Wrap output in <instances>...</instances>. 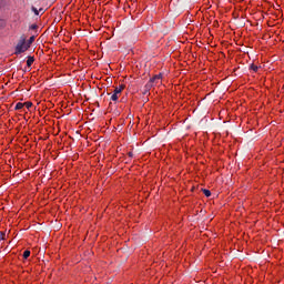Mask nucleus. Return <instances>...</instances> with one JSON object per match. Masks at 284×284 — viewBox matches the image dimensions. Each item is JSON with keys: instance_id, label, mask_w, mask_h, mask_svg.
Returning <instances> with one entry per match:
<instances>
[{"instance_id": "9b49d317", "label": "nucleus", "mask_w": 284, "mask_h": 284, "mask_svg": "<svg viewBox=\"0 0 284 284\" xmlns=\"http://www.w3.org/2000/svg\"><path fill=\"white\" fill-rule=\"evenodd\" d=\"M32 12H34L36 17H39V10L34 7L31 8Z\"/></svg>"}, {"instance_id": "f257e3e1", "label": "nucleus", "mask_w": 284, "mask_h": 284, "mask_svg": "<svg viewBox=\"0 0 284 284\" xmlns=\"http://www.w3.org/2000/svg\"><path fill=\"white\" fill-rule=\"evenodd\" d=\"M30 49V44L26 42V38H21L16 45V52L14 54H23V52H27V50Z\"/></svg>"}, {"instance_id": "423d86ee", "label": "nucleus", "mask_w": 284, "mask_h": 284, "mask_svg": "<svg viewBox=\"0 0 284 284\" xmlns=\"http://www.w3.org/2000/svg\"><path fill=\"white\" fill-rule=\"evenodd\" d=\"M111 101H119V94L118 93H113L111 95Z\"/></svg>"}, {"instance_id": "9d476101", "label": "nucleus", "mask_w": 284, "mask_h": 284, "mask_svg": "<svg viewBox=\"0 0 284 284\" xmlns=\"http://www.w3.org/2000/svg\"><path fill=\"white\" fill-rule=\"evenodd\" d=\"M23 258H30V251L23 252Z\"/></svg>"}, {"instance_id": "f03ea898", "label": "nucleus", "mask_w": 284, "mask_h": 284, "mask_svg": "<svg viewBox=\"0 0 284 284\" xmlns=\"http://www.w3.org/2000/svg\"><path fill=\"white\" fill-rule=\"evenodd\" d=\"M163 79L162 74L154 75L150 82L146 84V88H152L154 85H161V80Z\"/></svg>"}, {"instance_id": "1a4fd4ad", "label": "nucleus", "mask_w": 284, "mask_h": 284, "mask_svg": "<svg viewBox=\"0 0 284 284\" xmlns=\"http://www.w3.org/2000/svg\"><path fill=\"white\" fill-rule=\"evenodd\" d=\"M24 108H26L27 110H30V108H32V102H26V103H24Z\"/></svg>"}, {"instance_id": "f8f14e48", "label": "nucleus", "mask_w": 284, "mask_h": 284, "mask_svg": "<svg viewBox=\"0 0 284 284\" xmlns=\"http://www.w3.org/2000/svg\"><path fill=\"white\" fill-rule=\"evenodd\" d=\"M251 68H252V70L254 71V72H258V67L257 65H251Z\"/></svg>"}, {"instance_id": "4468645a", "label": "nucleus", "mask_w": 284, "mask_h": 284, "mask_svg": "<svg viewBox=\"0 0 284 284\" xmlns=\"http://www.w3.org/2000/svg\"><path fill=\"white\" fill-rule=\"evenodd\" d=\"M38 12L40 13V12H43V8H40L39 10H38Z\"/></svg>"}, {"instance_id": "ddd939ff", "label": "nucleus", "mask_w": 284, "mask_h": 284, "mask_svg": "<svg viewBox=\"0 0 284 284\" xmlns=\"http://www.w3.org/2000/svg\"><path fill=\"white\" fill-rule=\"evenodd\" d=\"M4 237H6V234H3L2 232H0V241H3Z\"/></svg>"}, {"instance_id": "6e6552de", "label": "nucleus", "mask_w": 284, "mask_h": 284, "mask_svg": "<svg viewBox=\"0 0 284 284\" xmlns=\"http://www.w3.org/2000/svg\"><path fill=\"white\" fill-rule=\"evenodd\" d=\"M32 43H34V37H31V38L28 40L27 45H29V48H30V45H32Z\"/></svg>"}, {"instance_id": "20e7f679", "label": "nucleus", "mask_w": 284, "mask_h": 284, "mask_svg": "<svg viewBox=\"0 0 284 284\" xmlns=\"http://www.w3.org/2000/svg\"><path fill=\"white\" fill-rule=\"evenodd\" d=\"M32 63H34V58L29 57L28 60H27L28 68H30L32 65Z\"/></svg>"}, {"instance_id": "39448f33", "label": "nucleus", "mask_w": 284, "mask_h": 284, "mask_svg": "<svg viewBox=\"0 0 284 284\" xmlns=\"http://www.w3.org/2000/svg\"><path fill=\"white\" fill-rule=\"evenodd\" d=\"M23 108H24V103L18 102L16 104V110H23Z\"/></svg>"}, {"instance_id": "0eeeda50", "label": "nucleus", "mask_w": 284, "mask_h": 284, "mask_svg": "<svg viewBox=\"0 0 284 284\" xmlns=\"http://www.w3.org/2000/svg\"><path fill=\"white\" fill-rule=\"evenodd\" d=\"M203 194L207 197L212 196V192H210V190L206 189L203 190Z\"/></svg>"}, {"instance_id": "7ed1b4c3", "label": "nucleus", "mask_w": 284, "mask_h": 284, "mask_svg": "<svg viewBox=\"0 0 284 284\" xmlns=\"http://www.w3.org/2000/svg\"><path fill=\"white\" fill-rule=\"evenodd\" d=\"M123 90H125V85L124 84H121L120 87H116L114 89V94H121V92H123Z\"/></svg>"}]
</instances>
